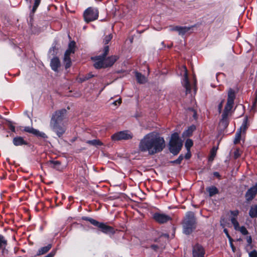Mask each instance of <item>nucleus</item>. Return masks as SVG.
Masks as SVG:
<instances>
[{"label":"nucleus","instance_id":"nucleus-8","mask_svg":"<svg viewBox=\"0 0 257 257\" xmlns=\"http://www.w3.org/2000/svg\"><path fill=\"white\" fill-rule=\"evenodd\" d=\"M50 126L58 137L62 136L66 130V123L50 122Z\"/></svg>","mask_w":257,"mask_h":257},{"label":"nucleus","instance_id":"nucleus-15","mask_svg":"<svg viewBox=\"0 0 257 257\" xmlns=\"http://www.w3.org/2000/svg\"><path fill=\"white\" fill-rule=\"evenodd\" d=\"M95 226H97L100 228L101 231L104 233H114L113 228L112 227L107 225L104 223H100L98 222V225H95Z\"/></svg>","mask_w":257,"mask_h":257},{"label":"nucleus","instance_id":"nucleus-54","mask_svg":"<svg viewBox=\"0 0 257 257\" xmlns=\"http://www.w3.org/2000/svg\"><path fill=\"white\" fill-rule=\"evenodd\" d=\"M113 104L117 105V101H115L112 103Z\"/></svg>","mask_w":257,"mask_h":257},{"label":"nucleus","instance_id":"nucleus-6","mask_svg":"<svg viewBox=\"0 0 257 257\" xmlns=\"http://www.w3.org/2000/svg\"><path fill=\"white\" fill-rule=\"evenodd\" d=\"M75 47V42L74 41H70L68 44V48L64 54L63 58V63L66 69L69 68L71 65L70 56L71 54H74Z\"/></svg>","mask_w":257,"mask_h":257},{"label":"nucleus","instance_id":"nucleus-16","mask_svg":"<svg viewBox=\"0 0 257 257\" xmlns=\"http://www.w3.org/2000/svg\"><path fill=\"white\" fill-rule=\"evenodd\" d=\"M185 69V74H184V78L183 81L182 82L184 87L186 89V93H190L191 91V85L189 83L187 73V69L186 67H184Z\"/></svg>","mask_w":257,"mask_h":257},{"label":"nucleus","instance_id":"nucleus-2","mask_svg":"<svg viewBox=\"0 0 257 257\" xmlns=\"http://www.w3.org/2000/svg\"><path fill=\"white\" fill-rule=\"evenodd\" d=\"M109 50V46L106 45L103 48L102 55L91 58L94 62V66L95 68L100 69L110 67L117 61L118 57L116 55L111 56L107 58H105L108 53Z\"/></svg>","mask_w":257,"mask_h":257},{"label":"nucleus","instance_id":"nucleus-18","mask_svg":"<svg viewBox=\"0 0 257 257\" xmlns=\"http://www.w3.org/2000/svg\"><path fill=\"white\" fill-rule=\"evenodd\" d=\"M13 144L16 146L27 145L28 143L21 137H16L13 139Z\"/></svg>","mask_w":257,"mask_h":257},{"label":"nucleus","instance_id":"nucleus-42","mask_svg":"<svg viewBox=\"0 0 257 257\" xmlns=\"http://www.w3.org/2000/svg\"><path fill=\"white\" fill-rule=\"evenodd\" d=\"M246 241H247V242L248 243L247 246H251V243H252V238H251V236H247V237H246Z\"/></svg>","mask_w":257,"mask_h":257},{"label":"nucleus","instance_id":"nucleus-35","mask_svg":"<svg viewBox=\"0 0 257 257\" xmlns=\"http://www.w3.org/2000/svg\"><path fill=\"white\" fill-rule=\"evenodd\" d=\"M216 149L215 148H213L211 151L210 156L209 158V161H212L214 159V158L216 156Z\"/></svg>","mask_w":257,"mask_h":257},{"label":"nucleus","instance_id":"nucleus-10","mask_svg":"<svg viewBox=\"0 0 257 257\" xmlns=\"http://www.w3.org/2000/svg\"><path fill=\"white\" fill-rule=\"evenodd\" d=\"M66 110L61 109L55 112L53 115L50 122L65 123L64 119L65 118Z\"/></svg>","mask_w":257,"mask_h":257},{"label":"nucleus","instance_id":"nucleus-23","mask_svg":"<svg viewBox=\"0 0 257 257\" xmlns=\"http://www.w3.org/2000/svg\"><path fill=\"white\" fill-rule=\"evenodd\" d=\"M191 29V27H180L179 26L178 33L179 35L183 36L187 32H188Z\"/></svg>","mask_w":257,"mask_h":257},{"label":"nucleus","instance_id":"nucleus-50","mask_svg":"<svg viewBox=\"0 0 257 257\" xmlns=\"http://www.w3.org/2000/svg\"><path fill=\"white\" fill-rule=\"evenodd\" d=\"M235 158H237L239 156V153L238 151H236L234 154Z\"/></svg>","mask_w":257,"mask_h":257},{"label":"nucleus","instance_id":"nucleus-7","mask_svg":"<svg viewBox=\"0 0 257 257\" xmlns=\"http://www.w3.org/2000/svg\"><path fill=\"white\" fill-rule=\"evenodd\" d=\"M98 10L94 8L89 7L87 8L83 13L84 21L89 23L97 19L98 17Z\"/></svg>","mask_w":257,"mask_h":257},{"label":"nucleus","instance_id":"nucleus-14","mask_svg":"<svg viewBox=\"0 0 257 257\" xmlns=\"http://www.w3.org/2000/svg\"><path fill=\"white\" fill-rule=\"evenodd\" d=\"M257 193V186H254L249 188L245 193V197L247 201H251Z\"/></svg>","mask_w":257,"mask_h":257},{"label":"nucleus","instance_id":"nucleus-39","mask_svg":"<svg viewBox=\"0 0 257 257\" xmlns=\"http://www.w3.org/2000/svg\"><path fill=\"white\" fill-rule=\"evenodd\" d=\"M249 257H257V251L256 250H253L248 253Z\"/></svg>","mask_w":257,"mask_h":257},{"label":"nucleus","instance_id":"nucleus-20","mask_svg":"<svg viewBox=\"0 0 257 257\" xmlns=\"http://www.w3.org/2000/svg\"><path fill=\"white\" fill-rule=\"evenodd\" d=\"M49 166L58 170H60L61 162L58 161H49L48 162Z\"/></svg>","mask_w":257,"mask_h":257},{"label":"nucleus","instance_id":"nucleus-1","mask_svg":"<svg viewBox=\"0 0 257 257\" xmlns=\"http://www.w3.org/2000/svg\"><path fill=\"white\" fill-rule=\"evenodd\" d=\"M165 147V140L154 133L146 135L139 144V150L143 152H148L150 155H154L161 152Z\"/></svg>","mask_w":257,"mask_h":257},{"label":"nucleus","instance_id":"nucleus-19","mask_svg":"<svg viewBox=\"0 0 257 257\" xmlns=\"http://www.w3.org/2000/svg\"><path fill=\"white\" fill-rule=\"evenodd\" d=\"M196 127L194 125L189 126L187 130H185L182 134L183 138L188 137L192 135L193 132L195 130Z\"/></svg>","mask_w":257,"mask_h":257},{"label":"nucleus","instance_id":"nucleus-24","mask_svg":"<svg viewBox=\"0 0 257 257\" xmlns=\"http://www.w3.org/2000/svg\"><path fill=\"white\" fill-rule=\"evenodd\" d=\"M207 191L208 192L210 197L218 193V190L215 186H211L207 188Z\"/></svg>","mask_w":257,"mask_h":257},{"label":"nucleus","instance_id":"nucleus-40","mask_svg":"<svg viewBox=\"0 0 257 257\" xmlns=\"http://www.w3.org/2000/svg\"><path fill=\"white\" fill-rule=\"evenodd\" d=\"M151 248L152 249H153V250H154L155 251H157L159 250V249L161 248V249H163V247H160L159 246H158V245H156V244H152L151 245Z\"/></svg>","mask_w":257,"mask_h":257},{"label":"nucleus","instance_id":"nucleus-21","mask_svg":"<svg viewBox=\"0 0 257 257\" xmlns=\"http://www.w3.org/2000/svg\"><path fill=\"white\" fill-rule=\"evenodd\" d=\"M51 247L52 245L51 244H49L46 246L42 247L38 250L37 254L38 255L44 254L47 252Z\"/></svg>","mask_w":257,"mask_h":257},{"label":"nucleus","instance_id":"nucleus-37","mask_svg":"<svg viewBox=\"0 0 257 257\" xmlns=\"http://www.w3.org/2000/svg\"><path fill=\"white\" fill-rule=\"evenodd\" d=\"M34 128L30 127V126H26L24 128V131L27 133H29L30 134H33V132L34 131Z\"/></svg>","mask_w":257,"mask_h":257},{"label":"nucleus","instance_id":"nucleus-38","mask_svg":"<svg viewBox=\"0 0 257 257\" xmlns=\"http://www.w3.org/2000/svg\"><path fill=\"white\" fill-rule=\"evenodd\" d=\"M183 159V156L180 155L177 159H176V160L173 161V163L177 164H180L181 163Z\"/></svg>","mask_w":257,"mask_h":257},{"label":"nucleus","instance_id":"nucleus-13","mask_svg":"<svg viewBox=\"0 0 257 257\" xmlns=\"http://www.w3.org/2000/svg\"><path fill=\"white\" fill-rule=\"evenodd\" d=\"M247 118L246 117L244 120L243 122L240 126L239 131H238L235 135V137L234 140V143L236 144H238L240 140V137H241V132L243 131L244 132L246 128H247Z\"/></svg>","mask_w":257,"mask_h":257},{"label":"nucleus","instance_id":"nucleus-3","mask_svg":"<svg viewBox=\"0 0 257 257\" xmlns=\"http://www.w3.org/2000/svg\"><path fill=\"white\" fill-rule=\"evenodd\" d=\"M235 98V93L234 90L229 88L227 93V100L222 114L219 125L223 128H225L228 124V116L231 114V110L234 104Z\"/></svg>","mask_w":257,"mask_h":257},{"label":"nucleus","instance_id":"nucleus-30","mask_svg":"<svg viewBox=\"0 0 257 257\" xmlns=\"http://www.w3.org/2000/svg\"><path fill=\"white\" fill-rule=\"evenodd\" d=\"M112 35L111 34H110L108 35L105 36L103 40V44L105 45L108 44V43L112 39Z\"/></svg>","mask_w":257,"mask_h":257},{"label":"nucleus","instance_id":"nucleus-55","mask_svg":"<svg viewBox=\"0 0 257 257\" xmlns=\"http://www.w3.org/2000/svg\"><path fill=\"white\" fill-rule=\"evenodd\" d=\"M215 174L216 176H218V175H218V173H217V172L215 173V174Z\"/></svg>","mask_w":257,"mask_h":257},{"label":"nucleus","instance_id":"nucleus-51","mask_svg":"<svg viewBox=\"0 0 257 257\" xmlns=\"http://www.w3.org/2000/svg\"><path fill=\"white\" fill-rule=\"evenodd\" d=\"M230 246H231L233 251L234 252L235 248V247L233 245V243L232 242V240L230 241Z\"/></svg>","mask_w":257,"mask_h":257},{"label":"nucleus","instance_id":"nucleus-43","mask_svg":"<svg viewBox=\"0 0 257 257\" xmlns=\"http://www.w3.org/2000/svg\"><path fill=\"white\" fill-rule=\"evenodd\" d=\"M179 26H170L169 30L170 31H178Z\"/></svg>","mask_w":257,"mask_h":257},{"label":"nucleus","instance_id":"nucleus-32","mask_svg":"<svg viewBox=\"0 0 257 257\" xmlns=\"http://www.w3.org/2000/svg\"><path fill=\"white\" fill-rule=\"evenodd\" d=\"M236 230L240 231V232L243 235H247L248 233L247 230L243 226L240 227L239 225L238 228Z\"/></svg>","mask_w":257,"mask_h":257},{"label":"nucleus","instance_id":"nucleus-22","mask_svg":"<svg viewBox=\"0 0 257 257\" xmlns=\"http://www.w3.org/2000/svg\"><path fill=\"white\" fill-rule=\"evenodd\" d=\"M135 75L139 83H145L147 81V78L141 73L136 72Z\"/></svg>","mask_w":257,"mask_h":257},{"label":"nucleus","instance_id":"nucleus-44","mask_svg":"<svg viewBox=\"0 0 257 257\" xmlns=\"http://www.w3.org/2000/svg\"><path fill=\"white\" fill-rule=\"evenodd\" d=\"M230 214L235 217L238 215L239 211L238 210L230 211Z\"/></svg>","mask_w":257,"mask_h":257},{"label":"nucleus","instance_id":"nucleus-29","mask_svg":"<svg viewBox=\"0 0 257 257\" xmlns=\"http://www.w3.org/2000/svg\"><path fill=\"white\" fill-rule=\"evenodd\" d=\"M7 245V240L5 237L0 234V249L3 247H6Z\"/></svg>","mask_w":257,"mask_h":257},{"label":"nucleus","instance_id":"nucleus-53","mask_svg":"<svg viewBox=\"0 0 257 257\" xmlns=\"http://www.w3.org/2000/svg\"><path fill=\"white\" fill-rule=\"evenodd\" d=\"M116 101H117V104L119 105L121 102V99L119 98L118 100H116Z\"/></svg>","mask_w":257,"mask_h":257},{"label":"nucleus","instance_id":"nucleus-5","mask_svg":"<svg viewBox=\"0 0 257 257\" xmlns=\"http://www.w3.org/2000/svg\"><path fill=\"white\" fill-rule=\"evenodd\" d=\"M169 150L174 155L179 153L182 147V142L177 133L173 134L169 142Z\"/></svg>","mask_w":257,"mask_h":257},{"label":"nucleus","instance_id":"nucleus-12","mask_svg":"<svg viewBox=\"0 0 257 257\" xmlns=\"http://www.w3.org/2000/svg\"><path fill=\"white\" fill-rule=\"evenodd\" d=\"M192 254L193 257H204L205 250L202 246L196 244L193 247Z\"/></svg>","mask_w":257,"mask_h":257},{"label":"nucleus","instance_id":"nucleus-41","mask_svg":"<svg viewBox=\"0 0 257 257\" xmlns=\"http://www.w3.org/2000/svg\"><path fill=\"white\" fill-rule=\"evenodd\" d=\"M9 127L11 130L12 132H16L15 127L14 125H13L12 122H11V121H10L9 123Z\"/></svg>","mask_w":257,"mask_h":257},{"label":"nucleus","instance_id":"nucleus-56","mask_svg":"<svg viewBox=\"0 0 257 257\" xmlns=\"http://www.w3.org/2000/svg\"><path fill=\"white\" fill-rule=\"evenodd\" d=\"M0 117H1V116L0 115Z\"/></svg>","mask_w":257,"mask_h":257},{"label":"nucleus","instance_id":"nucleus-11","mask_svg":"<svg viewBox=\"0 0 257 257\" xmlns=\"http://www.w3.org/2000/svg\"><path fill=\"white\" fill-rule=\"evenodd\" d=\"M153 218L159 223H165L171 220V217L169 215L158 212L154 214Z\"/></svg>","mask_w":257,"mask_h":257},{"label":"nucleus","instance_id":"nucleus-46","mask_svg":"<svg viewBox=\"0 0 257 257\" xmlns=\"http://www.w3.org/2000/svg\"><path fill=\"white\" fill-rule=\"evenodd\" d=\"M1 249H2V253L3 255L5 256L6 255L8 254V250L6 248V247H3L1 248Z\"/></svg>","mask_w":257,"mask_h":257},{"label":"nucleus","instance_id":"nucleus-45","mask_svg":"<svg viewBox=\"0 0 257 257\" xmlns=\"http://www.w3.org/2000/svg\"><path fill=\"white\" fill-rule=\"evenodd\" d=\"M93 76V75H92L91 73H89L87 75H86L83 78V80L85 81L86 80H88L90 79V78L92 77Z\"/></svg>","mask_w":257,"mask_h":257},{"label":"nucleus","instance_id":"nucleus-49","mask_svg":"<svg viewBox=\"0 0 257 257\" xmlns=\"http://www.w3.org/2000/svg\"><path fill=\"white\" fill-rule=\"evenodd\" d=\"M185 157L186 159H188L191 157V153L190 151H187V153L185 155Z\"/></svg>","mask_w":257,"mask_h":257},{"label":"nucleus","instance_id":"nucleus-9","mask_svg":"<svg viewBox=\"0 0 257 257\" xmlns=\"http://www.w3.org/2000/svg\"><path fill=\"white\" fill-rule=\"evenodd\" d=\"M133 134L128 131H120L113 134L111 139L113 141L127 140L133 138Z\"/></svg>","mask_w":257,"mask_h":257},{"label":"nucleus","instance_id":"nucleus-52","mask_svg":"<svg viewBox=\"0 0 257 257\" xmlns=\"http://www.w3.org/2000/svg\"><path fill=\"white\" fill-rule=\"evenodd\" d=\"M116 101H117V104L119 105L121 102V99L119 98L118 100H116Z\"/></svg>","mask_w":257,"mask_h":257},{"label":"nucleus","instance_id":"nucleus-47","mask_svg":"<svg viewBox=\"0 0 257 257\" xmlns=\"http://www.w3.org/2000/svg\"><path fill=\"white\" fill-rule=\"evenodd\" d=\"M224 233H225L226 235L227 236V237H228V238L229 239V241H231L232 240V238L231 237H230V236L229 235L228 232V230L227 229L225 228L224 229Z\"/></svg>","mask_w":257,"mask_h":257},{"label":"nucleus","instance_id":"nucleus-27","mask_svg":"<svg viewBox=\"0 0 257 257\" xmlns=\"http://www.w3.org/2000/svg\"><path fill=\"white\" fill-rule=\"evenodd\" d=\"M33 134L34 135L38 137H40V138H47V136L46 135L43 133V132H41L40 131H39V130H36V129H34V131L33 132V133L32 134Z\"/></svg>","mask_w":257,"mask_h":257},{"label":"nucleus","instance_id":"nucleus-17","mask_svg":"<svg viewBox=\"0 0 257 257\" xmlns=\"http://www.w3.org/2000/svg\"><path fill=\"white\" fill-rule=\"evenodd\" d=\"M60 61L58 57H55L51 59L50 66L53 70L56 72L58 71V69L60 67Z\"/></svg>","mask_w":257,"mask_h":257},{"label":"nucleus","instance_id":"nucleus-48","mask_svg":"<svg viewBox=\"0 0 257 257\" xmlns=\"http://www.w3.org/2000/svg\"><path fill=\"white\" fill-rule=\"evenodd\" d=\"M223 101H224V100L221 101V102L218 105V111H219V113L221 112V111L222 110V106H223Z\"/></svg>","mask_w":257,"mask_h":257},{"label":"nucleus","instance_id":"nucleus-33","mask_svg":"<svg viewBox=\"0 0 257 257\" xmlns=\"http://www.w3.org/2000/svg\"><path fill=\"white\" fill-rule=\"evenodd\" d=\"M193 142L190 139H187L185 142V147L187 151H190V148L193 146Z\"/></svg>","mask_w":257,"mask_h":257},{"label":"nucleus","instance_id":"nucleus-25","mask_svg":"<svg viewBox=\"0 0 257 257\" xmlns=\"http://www.w3.org/2000/svg\"><path fill=\"white\" fill-rule=\"evenodd\" d=\"M249 215L251 218L257 217V205L251 207L249 212Z\"/></svg>","mask_w":257,"mask_h":257},{"label":"nucleus","instance_id":"nucleus-4","mask_svg":"<svg viewBox=\"0 0 257 257\" xmlns=\"http://www.w3.org/2000/svg\"><path fill=\"white\" fill-rule=\"evenodd\" d=\"M196 224L194 213L192 212H187L183 222V232L186 234H190L195 229Z\"/></svg>","mask_w":257,"mask_h":257},{"label":"nucleus","instance_id":"nucleus-36","mask_svg":"<svg viewBox=\"0 0 257 257\" xmlns=\"http://www.w3.org/2000/svg\"><path fill=\"white\" fill-rule=\"evenodd\" d=\"M257 102V92H256V97L252 102V109L254 111H257V106L256 105Z\"/></svg>","mask_w":257,"mask_h":257},{"label":"nucleus","instance_id":"nucleus-28","mask_svg":"<svg viewBox=\"0 0 257 257\" xmlns=\"http://www.w3.org/2000/svg\"><path fill=\"white\" fill-rule=\"evenodd\" d=\"M82 219L84 220L89 221L91 224L94 226L98 225V221L90 217H83Z\"/></svg>","mask_w":257,"mask_h":257},{"label":"nucleus","instance_id":"nucleus-26","mask_svg":"<svg viewBox=\"0 0 257 257\" xmlns=\"http://www.w3.org/2000/svg\"><path fill=\"white\" fill-rule=\"evenodd\" d=\"M86 143L94 146H101L102 145V143L99 140L87 141Z\"/></svg>","mask_w":257,"mask_h":257},{"label":"nucleus","instance_id":"nucleus-34","mask_svg":"<svg viewBox=\"0 0 257 257\" xmlns=\"http://www.w3.org/2000/svg\"><path fill=\"white\" fill-rule=\"evenodd\" d=\"M41 0H34V4L32 9V13H34L39 6Z\"/></svg>","mask_w":257,"mask_h":257},{"label":"nucleus","instance_id":"nucleus-31","mask_svg":"<svg viewBox=\"0 0 257 257\" xmlns=\"http://www.w3.org/2000/svg\"><path fill=\"white\" fill-rule=\"evenodd\" d=\"M230 221L232 224L233 225L235 230H237L239 225L236 218L234 217H231Z\"/></svg>","mask_w":257,"mask_h":257}]
</instances>
